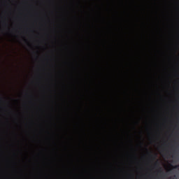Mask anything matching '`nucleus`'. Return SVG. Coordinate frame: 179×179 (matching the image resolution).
Returning <instances> with one entry per match:
<instances>
[{
    "label": "nucleus",
    "mask_w": 179,
    "mask_h": 179,
    "mask_svg": "<svg viewBox=\"0 0 179 179\" xmlns=\"http://www.w3.org/2000/svg\"><path fill=\"white\" fill-rule=\"evenodd\" d=\"M159 164V162H156L155 163V166H157Z\"/></svg>",
    "instance_id": "f257e3e1"
}]
</instances>
